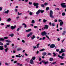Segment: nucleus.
<instances>
[{"mask_svg":"<svg viewBox=\"0 0 66 66\" xmlns=\"http://www.w3.org/2000/svg\"><path fill=\"white\" fill-rule=\"evenodd\" d=\"M52 14H53V12L52 11H50V17H51V18H54V16L52 15Z\"/></svg>","mask_w":66,"mask_h":66,"instance_id":"obj_1","label":"nucleus"},{"mask_svg":"<svg viewBox=\"0 0 66 66\" xmlns=\"http://www.w3.org/2000/svg\"><path fill=\"white\" fill-rule=\"evenodd\" d=\"M33 5L35 6H36V9H37L38 8V5H39V4L38 3H33Z\"/></svg>","mask_w":66,"mask_h":66,"instance_id":"obj_2","label":"nucleus"},{"mask_svg":"<svg viewBox=\"0 0 66 66\" xmlns=\"http://www.w3.org/2000/svg\"><path fill=\"white\" fill-rule=\"evenodd\" d=\"M61 5L62 6L63 8H65L66 7V5H65V3H62L61 4Z\"/></svg>","mask_w":66,"mask_h":66,"instance_id":"obj_3","label":"nucleus"},{"mask_svg":"<svg viewBox=\"0 0 66 66\" xmlns=\"http://www.w3.org/2000/svg\"><path fill=\"white\" fill-rule=\"evenodd\" d=\"M47 34V33L46 31H43L41 32V35L42 36H44L46 35Z\"/></svg>","mask_w":66,"mask_h":66,"instance_id":"obj_4","label":"nucleus"},{"mask_svg":"<svg viewBox=\"0 0 66 66\" xmlns=\"http://www.w3.org/2000/svg\"><path fill=\"white\" fill-rule=\"evenodd\" d=\"M45 27L44 28V30H45V29H48L49 28V26L47 25H45Z\"/></svg>","mask_w":66,"mask_h":66,"instance_id":"obj_5","label":"nucleus"},{"mask_svg":"<svg viewBox=\"0 0 66 66\" xmlns=\"http://www.w3.org/2000/svg\"><path fill=\"white\" fill-rule=\"evenodd\" d=\"M55 45L52 44L50 46V47L51 48H53L55 47Z\"/></svg>","mask_w":66,"mask_h":66,"instance_id":"obj_6","label":"nucleus"},{"mask_svg":"<svg viewBox=\"0 0 66 66\" xmlns=\"http://www.w3.org/2000/svg\"><path fill=\"white\" fill-rule=\"evenodd\" d=\"M16 25H15L14 27L13 26H11V28L12 30H14V29H15L16 28Z\"/></svg>","mask_w":66,"mask_h":66,"instance_id":"obj_7","label":"nucleus"},{"mask_svg":"<svg viewBox=\"0 0 66 66\" xmlns=\"http://www.w3.org/2000/svg\"><path fill=\"white\" fill-rule=\"evenodd\" d=\"M58 56L59 58H60V59H64V57L60 56L59 55H58Z\"/></svg>","mask_w":66,"mask_h":66,"instance_id":"obj_8","label":"nucleus"},{"mask_svg":"<svg viewBox=\"0 0 66 66\" xmlns=\"http://www.w3.org/2000/svg\"><path fill=\"white\" fill-rule=\"evenodd\" d=\"M30 63L31 64H34V62H33V61L32 59H31L30 60Z\"/></svg>","mask_w":66,"mask_h":66,"instance_id":"obj_9","label":"nucleus"},{"mask_svg":"<svg viewBox=\"0 0 66 66\" xmlns=\"http://www.w3.org/2000/svg\"><path fill=\"white\" fill-rule=\"evenodd\" d=\"M32 29H29L28 30H26V32H30L31 31Z\"/></svg>","mask_w":66,"mask_h":66,"instance_id":"obj_10","label":"nucleus"},{"mask_svg":"<svg viewBox=\"0 0 66 66\" xmlns=\"http://www.w3.org/2000/svg\"><path fill=\"white\" fill-rule=\"evenodd\" d=\"M40 13V11L39 10L36 13V15H38L39 13Z\"/></svg>","mask_w":66,"mask_h":66,"instance_id":"obj_11","label":"nucleus"},{"mask_svg":"<svg viewBox=\"0 0 66 66\" xmlns=\"http://www.w3.org/2000/svg\"><path fill=\"white\" fill-rule=\"evenodd\" d=\"M64 23V22L63 21H61L60 22V26H63V24Z\"/></svg>","mask_w":66,"mask_h":66,"instance_id":"obj_12","label":"nucleus"},{"mask_svg":"<svg viewBox=\"0 0 66 66\" xmlns=\"http://www.w3.org/2000/svg\"><path fill=\"white\" fill-rule=\"evenodd\" d=\"M36 38V37H35V35H33L32 37H31V39H32V40H33V39H34V38Z\"/></svg>","mask_w":66,"mask_h":66,"instance_id":"obj_13","label":"nucleus"},{"mask_svg":"<svg viewBox=\"0 0 66 66\" xmlns=\"http://www.w3.org/2000/svg\"><path fill=\"white\" fill-rule=\"evenodd\" d=\"M23 25H24V28H26L27 27V25L25 24L24 23H23L22 24V26H23Z\"/></svg>","mask_w":66,"mask_h":66,"instance_id":"obj_14","label":"nucleus"},{"mask_svg":"<svg viewBox=\"0 0 66 66\" xmlns=\"http://www.w3.org/2000/svg\"><path fill=\"white\" fill-rule=\"evenodd\" d=\"M9 10H7V11L4 12V13H5V14H8V13H9Z\"/></svg>","mask_w":66,"mask_h":66,"instance_id":"obj_15","label":"nucleus"},{"mask_svg":"<svg viewBox=\"0 0 66 66\" xmlns=\"http://www.w3.org/2000/svg\"><path fill=\"white\" fill-rule=\"evenodd\" d=\"M40 12V13L41 12V13H44V12H45V11L44 10H39Z\"/></svg>","mask_w":66,"mask_h":66,"instance_id":"obj_16","label":"nucleus"},{"mask_svg":"<svg viewBox=\"0 0 66 66\" xmlns=\"http://www.w3.org/2000/svg\"><path fill=\"white\" fill-rule=\"evenodd\" d=\"M47 54V53L46 52H44L42 53V55L43 56H45Z\"/></svg>","mask_w":66,"mask_h":66,"instance_id":"obj_17","label":"nucleus"},{"mask_svg":"<svg viewBox=\"0 0 66 66\" xmlns=\"http://www.w3.org/2000/svg\"><path fill=\"white\" fill-rule=\"evenodd\" d=\"M53 60V58H51L50 59V61L51 62H52Z\"/></svg>","mask_w":66,"mask_h":66,"instance_id":"obj_18","label":"nucleus"},{"mask_svg":"<svg viewBox=\"0 0 66 66\" xmlns=\"http://www.w3.org/2000/svg\"><path fill=\"white\" fill-rule=\"evenodd\" d=\"M9 50V48H7L6 49H5L4 50H5L6 53L7 52V50Z\"/></svg>","mask_w":66,"mask_h":66,"instance_id":"obj_19","label":"nucleus"},{"mask_svg":"<svg viewBox=\"0 0 66 66\" xmlns=\"http://www.w3.org/2000/svg\"><path fill=\"white\" fill-rule=\"evenodd\" d=\"M63 51V48H62L61 49V51L59 52V53H62Z\"/></svg>","mask_w":66,"mask_h":66,"instance_id":"obj_20","label":"nucleus"},{"mask_svg":"<svg viewBox=\"0 0 66 66\" xmlns=\"http://www.w3.org/2000/svg\"><path fill=\"white\" fill-rule=\"evenodd\" d=\"M49 62L47 61H46V62H45L44 64H45V65H47V64H49Z\"/></svg>","mask_w":66,"mask_h":66,"instance_id":"obj_21","label":"nucleus"},{"mask_svg":"<svg viewBox=\"0 0 66 66\" xmlns=\"http://www.w3.org/2000/svg\"><path fill=\"white\" fill-rule=\"evenodd\" d=\"M47 21V20L44 19L43 20V22H44V23H45V22H46Z\"/></svg>","mask_w":66,"mask_h":66,"instance_id":"obj_22","label":"nucleus"},{"mask_svg":"<svg viewBox=\"0 0 66 66\" xmlns=\"http://www.w3.org/2000/svg\"><path fill=\"white\" fill-rule=\"evenodd\" d=\"M53 56H54V57H55V56H56V54H55V53L54 52L53 53Z\"/></svg>","mask_w":66,"mask_h":66,"instance_id":"obj_23","label":"nucleus"},{"mask_svg":"<svg viewBox=\"0 0 66 66\" xmlns=\"http://www.w3.org/2000/svg\"><path fill=\"white\" fill-rule=\"evenodd\" d=\"M63 32L62 34V35H64L66 33V31L64 30L63 31Z\"/></svg>","mask_w":66,"mask_h":66,"instance_id":"obj_24","label":"nucleus"},{"mask_svg":"<svg viewBox=\"0 0 66 66\" xmlns=\"http://www.w3.org/2000/svg\"><path fill=\"white\" fill-rule=\"evenodd\" d=\"M9 36H11V37H13L14 36V34H11L9 35Z\"/></svg>","mask_w":66,"mask_h":66,"instance_id":"obj_25","label":"nucleus"},{"mask_svg":"<svg viewBox=\"0 0 66 66\" xmlns=\"http://www.w3.org/2000/svg\"><path fill=\"white\" fill-rule=\"evenodd\" d=\"M40 6H41V7H45V6L44 4H41L40 5Z\"/></svg>","mask_w":66,"mask_h":66,"instance_id":"obj_26","label":"nucleus"},{"mask_svg":"<svg viewBox=\"0 0 66 66\" xmlns=\"http://www.w3.org/2000/svg\"><path fill=\"white\" fill-rule=\"evenodd\" d=\"M40 44L39 43H38L36 45L37 48H39V45H40Z\"/></svg>","mask_w":66,"mask_h":66,"instance_id":"obj_27","label":"nucleus"},{"mask_svg":"<svg viewBox=\"0 0 66 66\" xmlns=\"http://www.w3.org/2000/svg\"><path fill=\"white\" fill-rule=\"evenodd\" d=\"M0 40L1 42V41H3L4 40V39L2 38H0Z\"/></svg>","mask_w":66,"mask_h":66,"instance_id":"obj_28","label":"nucleus"},{"mask_svg":"<svg viewBox=\"0 0 66 66\" xmlns=\"http://www.w3.org/2000/svg\"><path fill=\"white\" fill-rule=\"evenodd\" d=\"M32 23H35V21L34 20H32L31 21Z\"/></svg>","mask_w":66,"mask_h":66,"instance_id":"obj_29","label":"nucleus"},{"mask_svg":"<svg viewBox=\"0 0 66 66\" xmlns=\"http://www.w3.org/2000/svg\"><path fill=\"white\" fill-rule=\"evenodd\" d=\"M11 20V19L10 18H9L7 20V21H8V22H10Z\"/></svg>","mask_w":66,"mask_h":66,"instance_id":"obj_30","label":"nucleus"},{"mask_svg":"<svg viewBox=\"0 0 66 66\" xmlns=\"http://www.w3.org/2000/svg\"><path fill=\"white\" fill-rule=\"evenodd\" d=\"M3 49H4V48H2L1 46H0V50H3Z\"/></svg>","mask_w":66,"mask_h":66,"instance_id":"obj_31","label":"nucleus"},{"mask_svg":"<svg viewBox=\"0 0 66 66\" xmlns=\"http://www.w3.org/2000/svg\"><path fill=\"white\" fill-rule=\"evenodd\" d=\"M49 7H47L46 8V11H48V10H49Z\"/></svg>","mask_w":66,"mask_h":66,"instance_id":"obj_32","label":"nucleus"},{"mask_svg":"<svg viewBox=\"0 0 66 66\" xmlns=\"http://www.w3.org/2000/svg\"><path fill=\"white\" fill-rule=\"evenodd\" d=\"M45 50V48H43L41 50H40L39 51H44Z\"/></svg>","mask_w":66,"mask_h":66,"instance_id":"obj_33","label":"nucleus"},{"mask_svg":"<svg viewBox=\"0 0 66 66\" xmlns=\"http://www.w3.org/2000/svg\"><path fill=\"white\" fill-rule=\"evenodd\" d=\"M21 50V48H18L17 49V50L18 51H20V50Z\"/></svg>","mask_w":66,"mask_h":66,"instance_id":"obj_34","label":"nucleus"},{"mask_svg":"<svg viewBox=\"0 0 66 66\" xmlns=\"http://www.w3.org/2000/svg\"><path fill=\"white\" fill-rule=\"evenodd\" d=\"M0 45L1 46H3V44L2 43V42H0Z\"/></svg>","mask_w":66,"mask_h":66,"instance_id":"obj_35","label":"nucleus"},{"mask_svg":"<svg viewBox=\"0 0 66 66\" xmlns=\"http://www.w3.org/2000/svg\"><path fill=\"white\" fill-rule=\"evenodd\" d=\"M36 59V57L35 56L33 57L32 58V59L33 60H34L35 59Z\"/></svg>","mask_w":66,"mask_h":66,"instance_id":"obj_36","label":"nucleus"},{"mask_svg":"<svg viewBox=\"0 0 66 66\" xmlns=\"http://www.w3.org/2000/svg\"><path fill=\"white\" fill-rule=\"evenodd\" d=\"M62 16H65V13L63 12L62 13Z\"/></svg>","mask_w":66,"mask_h":66,"instance_id":"obj_37","label":"nucleus"},{"mask_svg":"<svg viewBox=\"0 0 66 66\" xmlns=\"http://www.w3.org/2000/svg\"><path fill=\"white\" fill-rule=\"evenodd\" d=\"M48 5V3H44V5L45 6H46Z\"/></svg>","mask_w":66,"mask_h":66,"instance_id":"obj_38","label":"nucleus"},{"mask_svg":"<svg viewBox=\"0 0 66 66\" xmlns=\"http://www.w3.org/2000/svg\"><path fill=\"white\" fill-rule=\"evenodd\" d=\"M47 55H52L51 53H48Z\"/></svg>","mask_w":66,"mask_h":66,"instance_id":"obj_39","label":"nucleus"},{"mask_svg":"<svg viewBox=\"0 0 66 66\" xmlns=\"http://www.w3.org/2000/svg\"><path fill=\"white\" fill-rule=\"evenodd\" d=\"M4 47L5 48H6V47H7V45H4Z\"/></svg>","mask_w":66,"mask_h":66,"instance_id":"obj_40","label":"nucleus"},{"mask_svg":"<svg viewBox=\"0 0 66 66\" xmlns=\"http://www.w3.org/2000/svg\"><path fill=\"white\" fill-rule=\"evenodd\" d=\"M32 14H33L32 13V12H30L29 13V15H32Z\"/></svg>","mask_w":66,"mask_h":66,"instance_id":"obj_41","label":"nucleus"},{"mask_svg":"<svg viewBox=\"0 0 66 66\" xmlns=\"http://www.w3.org/2000/svg\"><path fill=\"white\" fill-rule=\"evenodd\" d=\"M29 4L30 5H31V4H32V2H29Z\"/></svg>","mask_w":66,"mask_h":66,"instance_id":"obj_42","label":"nucleus"},{"mask_svg":"<svg viewBox=\"0 0 66 66\" xmlns=\"http://www.w3.org/2000/svg\"><path fill=\"white\" fill-rule=\"evenodd\" d=\"M56 62H53V63H51V64L52 65L53 64H56Z\"/></svg>","mask_w":66,"mask_h":66,"instance_id":"obj_43","label":"nucleus"},{"mask_svg":"<svg viewBox=\"0 0 66 66\" xmlns=\"http://www.w3.org/2000/svg\"><path fill=\"white\" fill-rule=\"evenodd\" d=\"M34 28L35 29H36L37 28H38V27L36 26H34Z\"/></svg>","mask_w":66,"mask_h":66,"instance_id":"obj_44","label":"nucleus"},{"mask_svg":"<svg viewBox=\"0 0 66 66\" xmlns=\"http://www.w3.org/2000/svg\"><path fill=\"white\" fill-rule=\"evenodd\" d=\"M4 39H7V38H8V37H4Z\"/></svg>","mask_w":66,"mask_h":66,"instance_id":"obj_45","label":"nucleus"},{"mask_svg":"<svg viewBox=\"0 0 66 66\" xmlns=\"http://www.w3.org/2000/svg\"><path fill=\"white\" fill-rule=\"evenodd\" d=\"M55 24H54L53 23H52V26H53V27H54V26H55Z\"/></svg>","mask_w":66,"mask_h":66,"instance_id":"obj_46","label":"nucleus"},{"mask_svg":"<svg viewBox=\"0 0 66 66\" xmlns=\"http://www.w3.org/2000/svg\"><path fill=\"white\" fill-rule=\"evenodd\" d=\"M42 60V59L40 58V57H39V61H40Z\"/></svg>","mask_w":66,"mask_h":66,"instance_id":"obj_47","label":"nucleus"},{"mask_svg":"<svg viewBox=\"0 0 66 66\" xmlns=\"http://www.w3.org/2000/svg\"><path fill=\"white\" fill-rule=\"evenodd\" d=\"M17 61H14V64H16V63H17Z\"/></svg>","mask_w":66,"mask_h":66,"instance_id":"obj_48","label":"nucleus"},{"mask_svg":"<svg viewBox=\"0 0 66 66\" xmlns=\"http://www.w3.org/2000/svg\"><path fill=\"white\" fill-rule=\"evenodd\" d=\"M46 37L47 38V39H49V37L47 35H46Z\"/></svg>","mask_w":66,"mask_h":66,"instance_id":"obj_49","label":"nucleus"},{"mask_svg":"<svg viewBox=\"0 0 66 66\" xmlns=\"http://www.w3.org/2000/svg\"><path fill=\"white\" fill-rule=\"evenodd\" d=\"M15 56H16V57H19V56L18 55H16Z\"/></svg>","mask_w":66,"mask_h":66,"instance_id":"obj_50","label":"nucleus"},{"mask_svg":"<svg viewBox=\"0 0 66 66\" xmlns=\"http://www.w3.org/2000/svg\"><path fill=\"white\" fill-rule=\"evenodd\" d=\"M6 27H8V28H9V27H10V25H7Z\"/></svg>","mask_w":66,"mask_h":66,"instance_id":"obj_51","label":"nucleus"},{"mask_svg":"<svg viewBox=\"0 0 66 66\" xmlns=\"http://www.w3.org/2000/svg\"><path fill=\"white\" fill-rule=\"evenodd\" d=\"M16 31L17 32H18V31H19V28H18L16 30Z\"/></svg>","mask_w":66,"mask_h":66,"instance_id":"obj_52","label":"nucleus"},{"mask_svg":"<svg viewBox=\"0 0 66 66\" xmlns=\"http://www.w3.org/2000/svg\"><path fill=\"white\" fill-rule=\"evenodd\" d=\"M2 8L1 7H0V11H2Z\"/></svg>","mask_w":66,"mask_h":66,"instance_id":"obj_53","label":"nucleus"},{"mask_svg":"<svg viewBox=\"0 0 66 66\" xmlns=\"http://www.w3.org/2000/svg\"><path fill=\"white\" fill-rule=\"evenodd\" d=\"M32 34L33 33H32V32H30L29 34L30 35H32Z\"/></svg>","mask_w":66,"mask_h":66,"instance_id":"obj_54","label":"nucleus"},{"mask_svg":"<svg viewBox=\"0 0 66 66\" xmlns=\"http://www.w3.org/2000/svg\"><path fill=\"white\" fill-rule=\"evenodd\" d=\"M59 22H61V21H62V20L59 19L58 20Z\"/></svg>","mask_w":66,"mask_h":66,"instance_id":"obj_55","label":"nucleus"},{"mask_svg":"<svg viewBox=\"0 0 66 66\" xmlns=\"http://www.w3.org/2000/svg\"><path fill=\"white\" fill-rule=\"evenodd\" d=\"M45 38H46V37H43L42 38V39H43V40H45Z\"/></svg>","mask_w":66,"mask_h":66,"instance_id":"obj_56","label":"nucleus"},{"mask_svg":"<svg viewBox=\"0 0 66 66\" xmlns=\"http://www.w3.org/2000/svg\"><path fill=\"white\" fill-rule=\"evenodd\" d=\"M56 51L57 52H59V49H56Z\"/></svg>","mask_w":66,"mask_h":66,"instance_id":"obj_57","label":"nucleus"},{"mask_svg":"<svg viewBox=\"0 0 66 66\" xmlns=\"http://www.w3.org/2000/svg\"><path fill=\"white\" fill-rule=\"evenodd\" d=\"M60 64L61 65H64V63H61Z\"/></svg>","mask_w":66,"mask_h":66,"instance_id":"obj_58","label":"nucleus"},{"mask_svg":"<svg viewBox=\"0 0 66 66\" xmlns=\"http://www.w3.org/2000/svg\"><path fill=\"white\" fill-rule=\"evenodd\" d=\"M22 43H25V41H24V40H22Z\"/></svg>","mask_w":66,"mask_h":66,"instance_id":"obj_59","label":"nucleus"},{"mask_svg":"<svg viewBox=\"0 0 66 66\" xmlns=\"http://www.w3.org/2000/svg\"><path fill=\"white\" fill-rule=\"evenodd\" d=\"M30 35L29 34H28L27 35V37H30Z\"/></svg>","mask_w":66,"mask_h":66,"instance_id":"obj_60","label":"nucleus"},{"mask_svg":"<svg viewBox=\"0 0 66 66\" xmlns=\"http://www.w3.org/2000/svg\"><path fill=\"white\" fill-rule=\"evenodd\" d=\"M15 12H17V9H15Z\"/></svg>","mask_w":66,"mask_h":66,"instance_id":"obj_61","label":"nucleus"},{"mask_svg":"<svg viewBox=\"0 0 66 66\" xmlns=\"http://www.w3.org/2000/svg\"><path fill=\"white\" fill-rule=\"evenodd\" d=\"M57 20H56V19H55L54 20V22H57Z\"/></svg>","mask_w":66,"mask_h":66,"instance_id":"obj_62","label":"nucleus"},{"mask_svg":"<svg viewBox=\"0 0 66 66\" xmlns=\"http://www.w3.org/2000/svg\"><path fill=\"white\" fill-rule=\"evenodd\" d=\"M64 55H65V54H64V53H62L61 55L62 56H64Z\"/></svg>","mask_w":66,"mask_h":66,"instance_id":"obj_63","label":"nucleus"},{"mask_svg":"<svg viewBox=\"0 0 66 66\" xmlns=\"http://www.w3.org/2000/svg\"><path fill=\"white\" fill-rule=\"evenodd\" d=\"M57 40L58 41H60V38H57Z\"/></svg>","mask_w":66,"mask_h":66,"instance_id":"obj_64","label":"nucleus"}]
</instances>
